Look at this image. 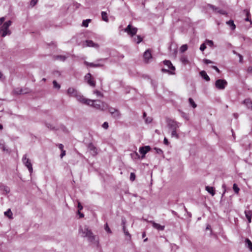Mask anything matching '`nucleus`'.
Segmentation results:
<instances>
[{
	"mask_svg": "<svg viewBox=\"0 0 252 252\" xmlns=\"http://www.w3.org/2000/svg\"><path fill=\"white\" fill-rule=\"evenodd\" d=\"M67 94L70 97H74L82 104L89 106H94L95 102H99L98 100H92L85 98L76 89L70 87L67 90Z\"/></svg>",
	"mask_w": 252,
	"mask_h": 252,
	"instance_id": "nucleus-1",
	"label": "nucleus"
},
{
	"mask_svg": "<svg viewBox=\"0 0 252 252\" xmlns=\"http://www.w3.org/2000/svg\"><path fill=\"white\" fill-rule=\"evenodd\" d=\"M79 232L82 233V236L83 237L87 238L88 240L94 244H96L97 247L99 246V241L96 239V236L94 235L92 230L89 229L87 226H85L84 227L80 228Z\"/></svg>",
	"mask_w": 252,
	"mask_h": 252,
	"instance_id": "nucleus-2",
	"label": "nucleus"
},
{
	"mask_svg": "<svg viewBox=\"0 0 252 252\" xmlns=\"http://www.w3.org/2000/svg\"><path fill=\"white\" fill-rule=\"evenodd\" d=\"M166 122L169 130L171 131V137L178 139L179 135L178 134V128L180 126L181 124L170 118H167Z\"/></svg>",
	"mask_w": 252,
	"mask_h": 252,
	"instance_id": "nucleus-3",
	"label": "nucleus"
},
{
	"mask_svg": "<svg viewBox=\"0 0 252 252\" xmlns=\"http://www.w3.org/2000/svg\"><path fill=\"white\" fill-rule=\"evenodd\" d=\"M11 24V21L9 20L5 22L0 28V34L2 37L5 36L7 34H10V32L8 30L9 26Z\"/></svg>",
	"mask_w": 252,
	"mask_h": 252,
	"instance_id": "nucleus-4",
	"label": "nucleus"
},
{
	"mask_svg": "<svg viewBox=\"0 0 252 252\" xmlns=\"http://www.w3.org/2000/svg\"><path fill=\"white\" fill-rule=\"evenodd\" d=\"M228 84L227 82L225 79H218L215 82L216 88L220 90H224Z\"/></svg>",
	"mask_w": 252,
	"mask_h": 252,
	"instance_id": "nucleus-5",
	"label": "nucleus"
},
{
	"mask_svg": "<svg viewBox=\"0 0 252 252\" xmlns=\"http://www.w3.org/2000/svg\"><path fill=\"white\" fill-rule=\"evenodd\" d=\"M22 161L24 164L28 168L30 173L33 172L32 166L30 159L27 158V155H24L22 158Z\"/></svg>",
	"mask_w": 252,
	"mask_h": 252,
	"instance_id": "nucleus-6",
	"label": "nucleus"
},
{
	"mask_svg": "<svg viewBox=\"0 0 252 252\" xmlns=\"http://www.w3.org/2000/svg\"><path fill=\"white\" fill-rule=\"evenodd\" d=\"M124 31L128 35L131 36H133L137 33V29L136 28L133 27L130 24H129L127 27L124 29Z\"/></svg>",
	"mask_w": 252,
	"mask_h": 252,
	"instance_id": "nucleus-7",
	"label": "nucleus"
},
{
	"mask_svg": "<svg viewBox=\"0 0 252 252\" xmlns=\"http://www.w3.org/2000/svg\"><path fill=\"white\" fill-rule=\"evenodd\" d=\"M84 79L90 86L93 87H95V82L94 80V78L92 77L91 73H87L85 76Z\"/></svg>",
	"mask_w": 252,
	"mask_h": 252,
	"instance_id": "nucleus-8",
	"label": "nucleus"
},
{
	"mask_svg": "<svg viewBox=\"0 0 252 252\" xmlns=\"http://www.w3.org/2000/svg\"><path fill=\"white\" fill-rule=\"evenodd\" d=\"M163 64L167 66L169 69H170V74H175V68L172 64L171 62L169 60H165L163 62Z\"/></svg>",
	"mask_w": 252,
	"mask_h": 252,
	"instance_id": "nucleus-9",
	"label": "nucleus"
},
{
	"mask_svg": "<svg viewBox=\"0 0 252 252\" xmlns=\"http://www.w3.org/2000/svg\"><path fill=\"white\" fill-rule=\"evenodd\" d=\"M143 57L145 62L148 63L152 59L151 51L150 49L147 50L144 53Z\"/></svg>",
	"mask_w": 252,
	"mask_h": 252,
	"instance_id": "nucleus-10",
	"label": "nucleus"
},
{
	"mask_svg": "<svg viewBox=\"0 0 252 252\" xmlns=\"http://www.w3.org/2000/svg\"><path fill=\"white\" fill-rule=\"evenodd\" d=\"M151 150V148L149 146H146L141 147L139 148V152L142 155L141 158H144L145 155Z\"/></svg>",
	"mask_w": 252,
	"mask_h": 252,
	"instance_id": "nucleus-11",
	"label": "nucleus"
},
{
	"mask_svg": "<svg viewBox=\"0 0 252 252\" xmlns=\"http://www.w3.org/2000/svg\"><path fill=\"white\" fill-rule=\"evenodd\" d=\"M88 148L93 156H95L97 154V149L92 143L88 145Z\"/></svg>",
	"mask_w": 252,
	"mask_h": 252,
	"instance_id": "nucleus-12",
	"label": "nucleus"
},
{
	"mask_svg": "<svg viewBox=\"0 0 252 252\" xmlns=\"http://www.w3.org/2000/svg\"><path fill=\"white\" fill-rule=\"evenodd\" d=\"M150 223L152 224L153 227L158 230H163L164 229V226L161 225L158 223H156L154 221H150Z\"/></svg>",
	"mask_w": 252,
	"mask_h": 252,
	"instance_id": "nucleus-13",
	"label": "nucleus"
},
{
	"mask_svg": "<svg viewBox=\"0 0 252 252\" xmlns=\"http://www.w3.org/2000/svg\"><path fill=\"white\" fill-rule=\"evenodd\" d=\"M86 47H91L94 48H98L99 45L97 44L94 43L92 40H88L86 41Z\"/></svg>",
	"mask_w": 252,
	"mask_h": 252,
	"instance_id": "nucleus-14",
	"label": "nucleus"
},
{
	"mask_svg": "<svg viewBox=\"0 0 252 252\" xmlns=\"http://www.w3.org/2000/svg\"><path fill=\"white\" fill-rule=\"evenodd\" d=\"M245 216L248 219V222L251 223L252 221V211L251 210L245 211Z\"/></svg>",
	"mask_w": 252,
	"mask_h": 252,
	"instance_id": "nucleus-15",
	"label": "nucleus"
},
{
	"mask_svg": "<svg viewBox=\"0 0 252 252\" xmlns=\"http://www.w3.org/2000/svg\"><path fill=\"white\" fill-rule=\"evenodd\" d=\"M244 104L246 106L247 109H252V101L250 99H246L244 101Z\"/></svg>",
	"mask_w": 252,
	"mask_h": 252,
	"instance_id": "nucleus-16",
	"label": "nucleus"
},
{
	"mask_svg": "<svg viewBox=\"0 0 252 252\" xmlns=\"http://www.w3.org/2000/svg\"><path fill=\"white\" fill-rule=\"evenodd\" d=\"M0 189L4 192V193L7 194L10 192V189L8 187L3 184L0 185Z\"/></svg>",
	"mask_w": 252,
	"mask_h": 252,
	"instance_id": "nucleus-17",
	"label": "nucleus"
},
{
	"mask_svg": "<svg viewBox=\"0 0 252 252\" xmlns=\"http://www.w3.org/2000/svg\"><path fill=\"white\" fill-rule=\"evenodd\" d=\"M111 116L116 119H119L121 117L120 111H112L110 113Z\"/></svg>",
	"mask_w": 252,
	"mask_h": 252,
	"instance_id": "nucleus-18",
	"label": "nucleus"
},
{
	"mask_svg": "<svg viewBox=\"0 0 252 252\" xmlns=\"http://www.w3.org/2000/svg\"><path fill=\"white\" fill-rule=\"evenodd\" d=\"M201 76L207 81H210V79L205 71H201L200 72Z\"/></svg>",
	"mask_w": 252,
	"mask_h": 252,
	"instance_id": "nucleus-19",
	"label": "nucleus"
},
{
	"mask_svg": "<svg viewBox=\"0 0 252 252\" xmlns=\"http://www.w3.org/2000/svg\"><path fill=\"white\" fill-rule=\"evenodd\" d=\"M84 64H86L87 66H90V67H96L101 66V65L99 63H89L88 62L85 61Z\"/></svg>",
	"mask_w": 252,
	"mask_h": 252,
	"instance_id": "nucleus-20",
	"label": "nucleus"
},
{
	"mask_svg": "<svg viewBox=\"0 0 252 252\" xmlns=\"http://www.w3.org/2000/svg\"><path fill=\"white\" fill-rule=\"evenodd\" d=\"M206 190L210 193L212 196H214L215 194V191L214 190V188L209 186L206 187Z\"/></svg>",
	"mask_w": 252,
	"mask_h": 252,
	"instance_id": "nucleus-21",
	"label": "nucleus"
},
{
	"mask_svg": "<svg viewBox=\"0 0 252 252\" xmlns=\"http://www.w3.org/2000/svg\"><path fill=\"white\" fill-rule=\"evenodd\" d=\"M123 232H124L125 236L127 237V238L126 239L127 240L130 241L131 240V235L129 234L128 230L126 229V226H124V228H123Z\"/></svg>",
	"mask_w": 252,
	"mask_h": 252,
	"instance_id": "nucleus-22",
	"label": "nucleus"
},
{
	"mask_svg": "<svg viewBox=\"0 0 252 252\" xmlns=\"http://www.w3.org/2000/svg\"><path fill=\"white\" fill-rule=\"evenodd\" d=\"M245 242L247 247L252 251V242L248 238L246 239Z\"/></svg>",
	"mask_w": 252,
	"mask_h": 252,
	"instance_id": "nucleus-23",
	"label": "nucleus"
},
{
	"mask_svg": "<svg viewBox=\"0 0 252 252\" xmlns=\"http://www.w3.org/2000/svg\"><path fill=\"white\" fill-rule=\"evenodd\" d=\"M226 24L231 27L232 30H234L236 28V26L234 24L233 21L232 20L226 22Z\"/></svg>",
	"mask_w": 252,
	"mask_h": 252,
	"instance_id": "nucleus-24",
	"label": "nucleus"
},
{
	"mask_svg": "<svg viewBox=\"0 0 252 252\" xmlns=\"http://www.w3.org/2000/svg\"><path fill=\"white\" fill-rule=\"evenodd\" d=\"M143 118L145 119V121L146 124H149L152 122L153 119L151 117H146V114L145 112L143 113Z\"/></svg>",
	"mask_w": 252,
	"mask_h": 252,
	"instance_id": "nucleus-25",
	"label": "nucleus"
},
{
	"mask_svg": "<svg viewBox=\"0 0 252 252\" xmlns=\"http://www.w3.org/2000/svg\"><path fill=\"white\" fill-rule=\"evenodd\" d=\"M101 17H102V19L103 21L107 22L108 21L107 14L106 12L102 11L101 12Z\"/></svg>",
	"mask_w": 252,
	"mask_h": 252,
	"instance_id": "nucleus-26",
	"label": "nucleus"
},
{
	"mask_svg": "<svg viewBox=\"0 0 252 252\" xmlns=\"http://www.w3.org/2000/svg\"><path fill=\"white\" fill-rule=\"evenodd\" d=\"M93 94H95L98 97H102L103 96V94L98 90H94L93 91Z\"/></svg>",
	"mask_w": 252,
	"mask_h": 252,
	"instance_id": "nucleus-27",
	"label": "nucleus"
},
{
	"mask_svg": "<svg viewBox=\"0 0 252 252\" xmlns=\"http://www.w3.org/2000/svg\"><path fill=\"white\" fill-rule=\"evenodd\" d=\"M181 116L186 120H189V114H187L183 111H181Z\"/></svg>",
	"mask_w": 252,
	"mask_h": 252,
	"instance_id": "nucleus-28",
	"label": "nucleus"
},
{
	"mask_svg": "<svg viewBox=\"0 0 252 252\" xmlns=\"http://www.w3.org/2000/svg\"><path fill=\"white\" fill-rule=\"evenodd\" d=\"M4 215L10 219L12 218V213L11 212L10 209H8L6 212H5Z\"/></svg>",
	"mask_w": 252,
	"mask_h": 252,
	"instance_id": "nucleus-29",
	"label": "nucleus"
},
{
	"mask_svg": "<svg viewBox=\"0 0 252 252\" xmlns=\"http://www.w3.org/2000/svg\"><path fill=\"white\" fill-rule=\"evenodd\" d=\"M188 46L187 44L183 45L180 49V51L181 53H184L188 50Z\"/></svg>",
	"mask_w": 252,
	"mask_h": 252,
	"instance_id": "nucleus-30",
	"label": "nucleus"
},
{
	"mask_svg": "<svg viewBox=\"0 0 252 252\" xmlns=\"http://www.w3.org/2000/svg\"><path fill=\"white\" fill-rule=\"evenodd\" d=\"M180 61L183 63L184 64H187L189 63V61L187 58L186 56H183L181 58Z\"/></svg>",
	"mask_w": 252,
	"mask_h": 252,
	"instance_id": "nucleus-31",
	"label": "nucleus"
},
{
	"mask_svg": "<svg viewBox=\"0 0 252 252\" xmlns=\"http://www.w3.org/2000/svg\"><path fill=\"white\" fill-rule=\"evenodd\" d=\"M66 59V57L64 56L59 55L55 57L56 60H60L62 61H64Z\"/></svg>",
	"mask_w": 252,
	"mask_h": 252,
	"instance_id": "nucleus-32",
	"label": "nucleus"
},
{
	"mask_svg": "<svg viewBox=\"0 0 252 252\" xmlns=\"http://www.w3.org/2000/svg\"><path fill=\"white\" fill-rule=\"evenodd\" d=\"M189 101L190 105L192 106V107L193 108H196V104H195V103L194 102V101H193V100L192 98H189Z\"/></svg>",
	"mask_w": 252,
	"mask_h": 252,
	"instance_id": "nucleus-33",
	"label": "nucleus"
},
{
	"mask_svg": "<svg viewBox=\"0 0 252 252\" xmlns=\"http://www.w3.org/2000/svg\"><path fill=\"white\" fill-rule=\"evenodd\" d=\"M233 189L235 193H236V194H238L239 193L240 189L238 188V186L236 184H233Z\"/></svg>",
	"mask_w": 252,
	"mask_h": 252,
	"instance_id": "nucleus-34",
	"label": "nucleus"
},
{
	"mask_svg": "<svg viewBox=\"0 0 252 252\" xmlns=\"http://www.w3.org/2000/svg\"><path fill=\"white\" fill-rule=\"evenodd\" d=\"M53 87L55 88H56L57 89H60L61 88V86L60 84H59L55 80L53 81Z\"/></svg>",
	"mask_w": 252,
	"mask_h": 252,
	"instance_id": "nucleus-35",
	"label": "nucleus"
},
{
	"mask_svg": "<svg viewBox=\"0 0 252 252\" xmlns=\"http://www.w3.org/2000/svg\"><path fill=\"white\" fill-rule=\"evenodd\" d=\"M91 21L90 19H87L86 20L83 21L82 23L83 26L85 27H87L88 26L89 23Z\"/></svg>",
	"mask_w": 252,
	"mask_h": 252,
	"instance_id": "nucleus-36",
	"label": "nucleus"
},
{
	"mask_svg": "<svg viewBox=\"0 0 252 252\" xmlns=\"http://www.w3.org/2000/svg\"><path fill=\"white\" fill-rule=\"evenodd\" d=\"M46 126L48 128L51 130H57L59 129L58 128H56L55 127L53 126L51 124H47Z\"/></svg>",
	"mask_w": 252,
	"mask_h": 252,
	"instance_id": "nucleus-37",
	"label": "nucleus"
},
{
	"mask_svg": "<svg viewBox=\"0 0 252 252\" xmlns=\"http://www.w3.org/2000/svg\"><path fill=\"white\" fill-rule=\"evenodd\" d=\"M104 229L106 230V231H107L108 233H112L111 230L110 228L109 227L107 223H106L105 224Z\"/></svg>",
	"mask_w": 252,
	"mask_h": 252,
	"instance_id": "nucleus-38",
	"label": "nucleus"
},
{
	"mask_svg": "<svg viewBox=\"0 0 252 252\" xmlns=\"http://www.w3.org/2000/svg\"><path fill=\"white\" fill-rule=\"evenodd\" d=\"M136 38L137 39H136L135 38L134 39L137 44L140 43L142 41V38L140 36L138 35Z\"/></svg>",
	"mask_w": 252,
	"mask_h": 252,
	"instance_id": "nucleus-39",
	"label": "nucleus"
},
{
	"mask_svg": "<svg viewBox=\"0 0 252 252\" xmlns=\"http://www.w3.org/2000/svg\"><path fill=\"white\" fill-rule=\"evenodd\" d=\"M135 179V175L134 173H131L130 175V180L133 181Z\"/></svg>",
	"mask_w": 252,
	"mask_h": 252,
	"instance_id": "nucleus-40",
	"label": "nucleus"
},
{
	"mask_svg": "<svg viewBox=\"0 0 252 252\" xmlns=\"http://www.w3.org/2000/svg\"><path fill=\"white\" fill-rule=\"evenodd\" d=\"M206 42L210 47H213L214 45L213 42L212 40H206Z\"/></svg>",
	"mask_w": 252,
	"mask_h": 252,
	"instance_id": "nucleus-41",
	"label": "nucleus"
},
{
	"mask_svg": "<svg viewBox=\"0 0 252 252\" xmlns=\"http://www.w3.org/2000/svg\"><path fill=\"white\" fill-rule=\"evenodd\" d=\"M233 53L235 54H236L237 55H238V56L239 57V61L240 62H242V61H243V57L241 55H240V54H238V53H237L235 51H233Z\"/></svg>",
	"mask_w": 252,
	"mask_h": 252,
	"instance_id": "nucleus-42",
	"label": "nucleus"
},
{
	"mask_svg": "<svg viewBox=\"0 0 252 252\" xmlns=\"http://www.w3.org/2000/svg\"><path fill=\"white\" fill-rule=\"evenodd\" d=\"M60 128H61V129L63 131V132H65V133H67V132H68L67 129L66 128V127H65L64 126H61Z\"/></svg>",
	"mask_w": 252,
	"mask_h": 252,
	"instance_id": "nucleus-43",
	"label": "nucleus"
},
{
	"mask_svg": "<svg viewBox=\"0 0 252 252\" xmlns=\"http://www.w3.org/2000/svg\"><path fill=\"white\" fill-rule=\"evenodd\" d=\"M208 5H209V7L211 8L213 10H214L215 11H217V10H218L217 7H216L215 6L211 5V4H209Z\"/></svg>",
	"mask_w": 252,
	"mask_h": 252,
	"instance_id": "nucleus-44",
	"label": "nucleus"
},
{
	"mask_svg": "<svg viewBox=\"0 0 252 252\" xmlns=\"http://www.w3.org/2000/svg\"><path fill=\"white\" fill-rule=\"evenodd\" d=\"M126 221L125 218H124L122 219V225L123 226V228H124V226H126Z\"/></svg>",
	"mask_w": 252,
	"mask_h": 252,
	"instance_id": "nucleus-45",
	"label": "nucleus"
},
{
	"mask_svg": "<svg viewBox=\"0 0 252 252\" xmlns=\"http://www.w3.org/2000/svg\"><path fill=\"white\" fill-rule=\"evenodd\" d=\"M206 45H205V44H202L200 45V50L201 51H203L206 49Z\"/></svg>",
	"mask_w": 252,
	"mask_h": 252,
	"instance_id": "nucleus-46",
	"label": "nucleus"
},
{
	"mask_svg": "<svg viewBox=\"0 0 252 252\" xmlns=\"http://www.w3.org/2000/svg\"><path fill=\"white\" fill-rule=\"evenodd\" d=\"M243 12L246 13V15L247 16V17H250L251 15H250V11L247 10V9H245L244 10Z\"/></svg>",
	"mask_w": 252,
	"mask_h": 252,
	"instance_id": "nucleus-47",
	"label": "nucleus"
},
{
	"mask_svg": "<svg viewBox=\"0 0 252 252\" xmlns=\"http://www.w3.org/2000/svg\"><path fill=\"white\" fill-rule=\"evenodd\" d=\"M102 126L104 128V129H107L108 127V124L107 122H104Z\"/></svg>",
	"mask_w": 252,
	"mask_h": 252,
	"instance_id": "nucleus-48",
	"label": "nucleus"
},
{
	"mask_svg": "<svg viewBox=\"0 0 252 252\" xmlns=\"http://www.w3.org/2000/svg\"><path fill=\"white\" fill-rule=\"evenodd\" d=\"M203 62L205 63V64H209V63H212V62L209 60H208V59H204L203 60Z\"/></svg>",
	"mask_w": 252,
	"mask_h": 252,
	"instance_id": "nucleus-49",
	"label": "nucleus"
},
{
	"mask_svg": "<svg viewBox=\"0 0 252 252\" xmlns=\"http://www.w3.org/2000/svg\"><path fill=\"white\" fill-rule=\"evenodd\" d=\"M78 208L79 209L78 211H80V210H82V209H83V206H82V205L81 204V203L79 201H78Z\"/></svg>",
	"mask_w": 252,
	"mask_h": 252,
	"instance_id": "nucleus-50",
	"label": "nucleus"
},
{
	"mask_svg": "<svg viewBox=\"0 0 252 252\" xmlns=\"http://www.w3.org/2000/svg\"><path fill=\"white\" fill-rule=\"evenodd\" d=\"M65 150H63V151H61V154L60 155V157L61 158H63L65 155Z\"/></svg>",
	"mask_w": 252,
	"mask_h": 252,
	"instance_id": "nucleus-51",
	"label": "nucleus"
},
{
	"mask_svg": "<svg viewBox=\"0 0 252 252\" xmlns=\"http://www.w3.org/2000/svg\"><path fill=\"white\" fill-rule=\"evenodd\" d=\"M155 149L158 154H160L162 153V151L160 149L156 148Z\"/></svg>",
	"mask_w": 252,
	"mask_h": 252,
	"instance_id": "nucleus-52",
	"label": "nucleus"
},
{
	"mask_svg": "<svg viewBox=\"0 0 252 252\" xmlns=\"http://www.w3.org/2000/svg\"><path fill=\"white\" fill-rule=\"evenodd\" d=\"M59 148L61 150V151L63 150V145L62 144H59L58 145Z\"/></svg>",
	"mask_w": 252,
	"mask_h": 252,
	"instance_id": "nucleus-53",
	"label": "nucleus"
},
{
	"mask_svg": "<svg viewBox=\"0 0 252 252\" xmlns=\"http://www.w3.org/2000/svg\"><path fill=\"white\" fill-rule=\"evenodd\" d=\"M212 67L218 73L220 72V69L218 68V67L216 66H212Z\"/></svg>",
	"mask_w": 252,
	"mask_h": 252,
	"instance_id": "nucleus-54",
	"label": "nucleus"
},
{
	"mask_svg": "<svg viewBox=\"0 0 252 252\" xmlns=\"http://www.w3.org/2000/svg\"><path fill=\"white\" fill-rule=\"evenodd\" d=\"M163 142H164V144L166 145H168L169 144V142H168L167 139L165 137L164 138Z\"/></svg>",
	"mask_w": 252,
	"mask_h": 252,
	"instance_id": "nucleus-55",
	"label": "nucleus"
},
{
	"mask_svg": "<svg viewBox=\"0 0 252 252\" xmlns=\"http://www.w3.org/2000/svg\"><path fill=\"white\" fill-rule=\"evenodd\" d=\"M250 17H247V18L245 19L246 21L250 22V23L251 25H252V21L250 19Z\"/></svg>",
	"mask_w": 252,
	"mask_h": 252,
	"instance_id": "nucleus-56",
	"label": "nucleus"
},
{
	"mask_svg": "<svg viewBox=\"0 0 252 252\" xmlns=\"http://www.w3.org/2000/svg\"><path fill=\"white\" fill-rule=\"evenodd\" d=\"M37 2V0H32L31 4L34 5Z\"/></svg>",
	"mask_w": 252,
	"mask_h": 252,
	"instance_id": "nucleus-57",
	"label": "nucleus"
},
{
	"mask_svg": "<svg viewBox=\"0 0 252 252\" xmlns=\"http://www.w3.org/2000/svg\"><path fill=\"white\" fill-rule=\"evenodd\" d=\"M78 214L79 215L80 218H83L84 217V214L80 212V211H78Z\"/></svg>",
	"mask_w": 252,
	"mask_h": 252,
	"instance_id": "nucleus-58",
	"label": "nucleus"
},
{
	"mask_svg": "<svg viewBox=\"0 0 252 252\" xmlns=\"http://www.w3.org/2000/svg\"><path fill=\"white\" fill-rule=\"evenodd\" d=\"M5 20V18L4 17H1L0 19V25H1L2 24V23L4 22Z\"/></svg>",
	"mask_w": 252,
	"mask_h": 252,
	"instance_id": "nucleus-59",
	"label": "nucleus"
},
{
	"mask_svg": "<svg viewBox=\"0 0 252 252\" xmlns=\"http://www.w3.org/2000/svg\"><path fill=\"white\" fill-rule=\"evenodd\" d=\"M171 213L172 214L174 215V216H177L178 217H179L178 215V214L174 211L173 210H171Z\"/></svg>",
	"mask_w": 252,
	"mask_h": 252,
	"instance_id": "nucleus-60",
	"label": "nucleus"
},
{
	"mask_svg": "<svg viewBox=\"0 0 252 252\" xmlns=\"http://www.w3.org/2000/svg\"><path fill=\"white\" fill-rule=\"evenodd\" d=\"M162 71L163 72H168L170 74V70H167L166 69H164V68L162 69Z\"/></svg>",
	"mask_w": 252,
	"mask_h": 252,
	"instance_id": "nucleus-61",
	"label": "nucleus"
},
{
	"mask_svg": "<svg viewBox=\"0 0 252 252\" xmlns=\"http://www.w3.org/2000/svg\"><path fill=\"white\" fill-rule=\"evenodd\" d=\"M217 12H218V13H221L222 14H225V11H222V10H217Z\"/></svg>",
	"mask_w": 252,
	"mask_h": 252,
	"instance_id": "nucleus-62",
	"label": "nucleus"
},
{
	"mask_svg": "<svg viewBox=\"0 0 252 252\" xmlns=\"http://www.w3.org/2000/svg\"><path fill=\"white\" fill-rule=\"evenodd\" d=\"M248 71L249 72H252V66H250L248 68Z\"/></svg>",
	"mask_w": 252,
	"mask_h": 252,
	"instance_id": "nucleus-63",
	"label": "nucleus"
},
{
	"mask_svg": "<svg viewBox=\"0 0 252 252\" xmlns=\"http://www.w3.org/2000/svg\"><path fill=\"white\" fill-rule=\"evenodd\" d=\"M234 116L236 119L238 118V115L236 113L234 114Z\"/></svg>",
	"mask_w": 252,
	"mask_h": 252,
	"instance_id": "nucleus-64",
	"label": "nucleus"
}]
</instances>
